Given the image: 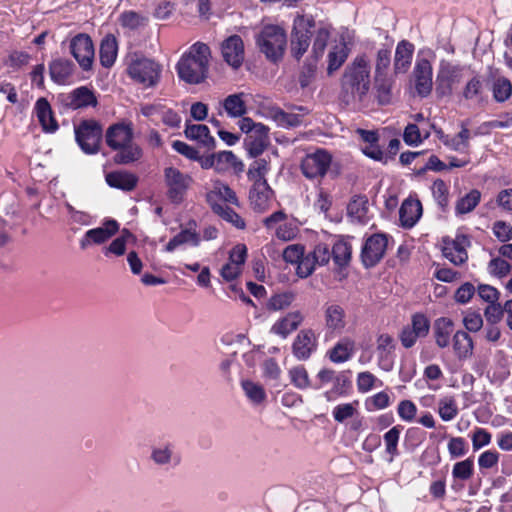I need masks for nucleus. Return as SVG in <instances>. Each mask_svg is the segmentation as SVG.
I'll use <instances>...</instances> for the list:
<instances>
[{
  "mask_svg": "<svg viewBox=\"0 0 512 512\" xmlns=\"http://www.w3.org/2000/svg\"><path fill=\"white\" fill-rule=\"evenodd\" d=\"M370 60L358 55L346 68L342 77V92L346 102H362L371 85Z\"/></svg>",
  "mask_w": 512,
  "mask_h": 512,
  "instance_id": "obj_1",
  "label": "nucleus"
},
{
  "mask_svg": "<svg viewBox=\"0 0 512 512\" xmlns=\"http://www.w3.org/2000/svg\"><path fill=\"white\" fill-rule=\"evenodd\" d=\"M210 56L208 45L202 42L193 44L177 63L176 69L179 78L189 84L203 82L208 74Z\"/></svg>",
  "mask_w": 512,
  "mask_h": 512,
  "instance_id": "obj_2",
  "label": "nucleus"
},
{
  "mask_svg": "<svg viewBox=\"0 0 512 512\" xmlns=\"http://www.w3.org/2000/svg\"><path fill=\"white\" fill-rule=\"evenodd\" d=\"M106 143L117 151L114 160L119 164H129L142 156L141 148L133 141V129L124 123L110 126L106 131Z\"/></svg>",
  "mask_w": 512,
  "mask_h": 512,
  "instance_id": "obj_3",
  "label": "nucleus"
},
{
  "mask_svg": "<svg viewBox=\"0 0 512 512\" xmlns=\"http://www.w3.org/2000/svg\"><path fill=\"white\" fill-rule=\"evenodd\" d=\"M470 75V66L456 60L441 59L435 79L436 94L439 97L451 96Z\"/></svg>",
  "mask_w": 512,
  "mask_h": 512,
  "instance_id": "obj_4",
  "label": "nucleus"
},
{
  "mask_svg": "<svg viewBox=\"0 0 512 512\" xmlns=\"http://www.w3.org/2000/svg\"><path fill=\"white\" fill-rule=\"evenodd\" d=\"M434 58L435 54L430 49L420 50L416 57L412 79L415 92L422 98L429 96L433 89L432 62Z\"/></svg>",
  "mask_w": 512,
  "mask_h": 512,
  "instance_id": "obj_5",
  "label": "nucleus"
},
{
  "mask_svg": "<svg viewBox=\"0 0 512 512\" xmlns=\"http://www.w3.org/2000/svg\"><path fill=\"white\" fill-rule=\"evenodd\" d=\"M286 43V33L277 25L264 26L256 36L257 46L271 61H277L283 56Z\"/></svg>",
  "mask_w": 512,
  "mask_h": 512,
  "instance_id": "obj_6",
  "label": "nucleus"
},
{
  "mask_svg": "<svg viewBox=\"0 0 512 512\" xmlns=\"http://www.w3.org/2000/svg\"><path fill=\"white\" fill-rule=\"evenodd\" d=\"M161 72L162 68L157 62L144 57L132 59L127 68L130 78L144 88L156 86Z\"/></svg>",
  "mask_w": 512,
  "mask_h": 512,
  "instance_id": "obj_7",
  "label": "nucleus"
},
{
  "mask_svg": "<svg viewBox=\"0 0 512 512\" xmlns=\"http://www.w3.org/2000/svg\"><path fill=\"white\" fill-rule=\"evenodd\" d=\"M163 176L167 197L175 204L181 203L193 183L192 177L173 166L166 167Z\"/></svg>",
  "mask_w": 512,
  "mask_h": 512,
  "instance_id": "obj_8",
  "label": "nucleus"
},
{
  "mask_svg": "<svg viewBox=\"0 0 512 512\" xmlns=\"http://www.w3.org/2000/svg\"><path fill=\"white\" fill-rule=\"evenodd\" d=\"M315 22L312 16L298 15L293 22V30L291 35V53L299 59L307 51Z\"/></svg>",
  "mask_w": 512,
  "mask_h": 512,
  "instance_id": "obj_9",
  "label": "nucleus"
},
{
  "mask_svg": "<svg viewBox=\"0 0 512 512\" xmlns=\"http://www.w3.org/2000/svg\"><path fill=\"white\" fill-rule=\"evenodd\" d=\"M75 138L86 154H96L102 140V128L94 120H86L75 128Z\"/></svg>",
  "mask_w": 512,
  "mask_h": 512,
  "instance_id": "obj_10",
  "label": "nucleus"
},
{
  "mask_svg": "<svg viewBox=\"0 0 512 512\" xmlns=\"http://www.w3.org/2000/svg\"><path fill=\"white\" fill-rule=\"evenodd\" d=\"M323 320L326 340L342 334L347 326L346 311L342 305L336 302L324 304Z\"/></svg>",
  "mask_w": 512,
  "mask_h": 512,
  "instance_id": "obj_11",
  "label": "nucleus"
},
{
  "mask_svg": "<svg viewBox=\"0 0 512 512\" xmlns=\"http://www.w3.org/2000/svg\"><path fill=\"white\" fill-rule=\"evenodd\" d=\"M331 163L332 155L324 149H318L303 158L301 171L308 179H321L326 175Z\"/></svg>",
  "mask_w": 512,
  "mask_h": 512,
  "instance_id": "obj_12",
  "label": "nucleus"
},
{
  "mask_svg": "<svg viewBox=\"0 0 512 512\" xmlns=\"http://www.w3.org/2000/svg\"><path fill=\"white\" fill-rule=\"evenodd\" d=\"M318 337L311 328L301 329L295 336L291 350L293 356L299 361L308 360L317 350Z\"/></svg>",
  "mask_w": 512,
  "mask_h": 512,
  "instance_id": "obj_13",
  "label": "nucleus"
},
{
  "mask_svg": "<svg viewBox=\"0 0 512 512\" xmlns=\"http://www.w3.org/2000/svg\"><path fill=\"white\" fill-rule=\"evenodd\" d=\"M70 50L83 70L91 69L95 52L93 42L88 35L78 34L72 38Z\"/></svg>",
  "mask_w": 512,
  "mask_h": 512,
  "instance_id": "obj_14",
  "label": "nucleus"
},
{
  "mask_svg": "<svg viewBox=\"0 0 512 512\" xmlns=\"http://www.w3.org/2000/svg\"><path fill=\"white\" fill-rule=\"evenodd\" d=\"M388 239L384 234H373L362 247L361 258L365 267L375 266L384 256Z\"/></svg>",
  "mask_w": 512,
  "mask_h": 512,
  "instance_id": "obj_15",
  "label": "nucleus"
},
{
  "mask_svg": "<svg viewBox=\"0 0 512 512\" xmlns=\"http://www.w3.org/2000/svg\"><path fill=\"white\" fill-rule=\"evenodd\" d=\"M309 113L304 106H295L293 111L286 112L279 107H270L267 114L281 127H296L302 124L303 117Z\"/></svg>",
  "mask_w": 512,
  "mask_h": 512,
  "instance_id": "obj_16",
  "label": "nucleus"
},
{
  "mask_svg": "<svg viewBox=\"0 0 512 512\" xmlns=\"http://www.w3.org/2000/svg\"><path fill=\"white\" fill-rule=\"evenodd\" d=\"M247 256V248L243 244L236 245L229 254L228 262L221 268L220 274L226 281L236 279L243 268Z\"/></svg>",
  "mask_w": 512,
  "mask_h": 512,
  "instance_id": "obj_17",
  "label": "nucleus"
},
{
  "mask_svg": "<svg viewBox=\"0 0 512 512\" xmlns=\"http://www.w3.org/2000/svg\"><path fill=\"white\" fill-rule=\"evenodd\" d=\"M394 339L387 333L380 334L376 341L377 362L383 371H391L394 366Z\"/></svg>",
  "mask_w": 512,
  "mask_h": 512,
  "instance_id": "obj_18",
  "label": "nucleus"
},
{
  "mask_svg": "<svg viewBox=\"0 0 512 512\" xmlns=\"http://www.w3.org/2000/svg\"><path fill=\"white\" fill-rule=\"evenodd\" d=\"M223 59L231 67L237 69L244 61V44L238 35H232L223 41L221 46Z\"/></svg>",
  "mask_w": 512,
  "mask_h": 512,
  "instance_id": "obj_19",
  "label": "nucleus"
},
{
  "mask_svg": "<svg viewBox=\"0 0 512 512\" xmlns=\"http://www.w3.org/2000/svg\"><path fill=\"white\" fill-rule=\"evenodd\" d=\"M272 199L273 191L267 181H260L252 184L249 192V201L255 211H266L270 207Z\"/></svg>",
  "mask_w": 512,
  "mask_h": 512,
  "instance_id": "obj_20",
  "label": "nucleus"
},
{
  "mask_svg": "<svg viewBox=\"0 0 512 512\" xmlns=\"http://www.w3.org/2000/svg\"><path fill=\"white\" fill-rule=\"evenodd\" d=\"M119 229L115 220H108L103 226L88 230L80 241L82 248L90 244H102L111 238Z\"/></svg>",
  "mask_w": 512,
  "mask_h": 512,
  "instance_id": "obj_21",
  "label": "nucleus"
},
{
  "mask_svg": "<svg viewBox=\"0 0 512 512\" xmlns=\"http://www.w3.org/2000/svg\"><path fill=\"white\" fill-rule=\"evenodd\" d=\"M304 321V315L300 311H292L280 317L270 329V332L283 339L287 338Z\"/></svg>",
  "mask_w": 512,
  "mask_h": 512,
  "instance_id": "obj_22",
  "label": "nucleus"
},
{
  "mask_svg": "<svg viewBox=\"0 0 512 512\" xmlns=\"http://www.w3.org/2000/svg\"><path fill=\"white\" fill-rule=\"evenodd\" d=\"M207 201L211 208L214 205H224L226 203L237 204L238 199L235 192L225 183L215 180L207 192Z\"/></svg>",
  "mask_w": 512,
  "mask_h": 512,
  "instance_id": "obj_23",
  "label": "nucleus"
},
{
  "mask_svg": "<svg viewBox=\"0 0 512 512\" xmlns=\"http://www.w3.org/2000/svg\"><path fill=\"white\" fill-rule=\"evenodd\" d=\"M467 238L465 236H458L454 240L445 239L443 242V255L454 265H461L468 259V254L465 249Z\"/></svg>",
  "mask_w": 512,
  "mask_h": 512,
  "instance_id": "obj_24",
  "label": "nucleus"
},
{
  "mask_svg": "<svg viewBox=\"0 0 512 512\" xmlns=\"http://www.w3.org/2000/svg\"><path fill=\"white\" fill-rule=\"evenodd\" d=\"M356 352V342L351 337L340 338L327 352L329 360L335 364L349 361Z\"/></svg>",
  "mask_w": 512,
  "mask_h": 512,
  "instance_id": "obj_25",
  "label": "nucleus"
},
{
  "mask_svg": "<svg viewBox=\"0 0 512 512\" xmlns=\"http://www.w3.org/2000/svg\"><path fill=\"white\" fill-rule=\"evenodd\" d=\"M422 215V205L417 199L407 198L399 209L400 224L404 228H412Z\"/></svg>",
  "mask_w": 512,
  "mask_h": 512,
  "instance_id": "obj_26",
  "label": "nucleus"
},
{
  "mask_svg": "<svg viewBox=\"0 0 512 512\" xmlns=\"http://www.w3.org/2000/svg\"><path fill=\"white\" fill-rule=\"evenodd\" d=\"M64 104L71 109H80L88 106H96L97 98L92 90L82 86L69 93L64 99Z\"/></svg>",
  "mask_w": 512,
  "mask_h": 512,
  "instance_id": "obj_27",
  "label": "nucleus"
},
{
  "mask_svg": "<svg viewBox=\"0 0 512 512\" xmlns=\"http://www.w3.org/2000/svg\"><path fill=\"white\" fill-rule=\"evenodd\" d=\"M49 72L55 83L67 85L72 82L74 64L67 59H56L50 63Z\"/></svg>",
  "mask_w": 512,
  "mask_h": 512,
  "instance_id": "obj_28",
  "label": "nucleus"
},
{
  "mask_svg": "<svg viewBox=\"0 0 512 512\" xmlns=\"http://www.w3.org/2000/svg\"><path fill=\"white\" fill-rule=\"evenodd\" d=\"M34 113L46 133H54L58 129V124L53 116L51 106L47 99L40 98L34 106Z\"/></svg>",
  "mask_w": 512,
  "mask_h": 512,
  "instance_id": "obj_29",
  "label": "nucleus"
},
{
  "mask_svg": "<svg viewBox=\"0 0 512 512\" xmlns=\"http://www.w3.org/2000/svg\"><path fill=\"white\" fill-rule=\"evenodd\" d=\"M257 127L258 130L245 138L246 150L252 158L260 156L268 144V128L265 125Z\"/></svg>",
  "mask_w": 512,
  "mask_h": 512,
  "instance_id": "obj_30",
  "label": "nucleus"
},
{
  "mask_svg": "<svg viewBox=\"0 0 512 512\" xmlns=\"http://www.w3.org/2000/svg\"><path fill=\"white\" fill-rule=\"evenodd\" d=\"M414 53V45L409 41H400L395 50L394 72L395 74L406 73L411 65Z\"/></svg>",
  "mask_w": 512,
  "mask_h": 512,
  "instance_id": "obj_31",
  "label": "nucleus"
},
{
  "mask_svg": "<svg viewBox=\"0 0 512 512\" xmlns=\"http://www.w3.org/2000/svg\"><path fill=\"white\" fill-rule=\"evenodd\" d=\"M454 323L447 317L438 318L434 322L433 334L435 343L439 348H447L451 344V336H453Z\"/></svg>",
  "mask_w": 512,
  "mask_h": 512,
  "instance_id": "obj_32",
  "label": "nucleus"
},
{
  "mask_svg": "<svg viewBox=\"0 0 512 512\" xmlns=\"http://www.w3.org/2000/svg\"><path fill=\"white\" fill-rule=\"evenodd\" d=\"M184 134L189 140L196 141L204 147H214L215 140L210 135L209 128L204 124H191L187 121Z\"/></svg>",
  "mask_w": 512,
  "mask_h": 512,
  "instance_id": "obj_33",
  "label": "nucleus"
},
{
  "mask_svg": "<svg viewBox=\"0 0 512 512\" xmlns=\"http://www.w3.org/2000/svg\"><path fill=\"white\" fill-rule=\"evenodd\" d=\"M452 347L455 356L459 360H466L473 354L474 343L468 333L459 330L453 334Z\"/></svg>",
  "mask_w": 512,
  "mask_h": 512,
  "instance_id": "obj_34",
  "label": "nucleus"
},
{
  "mask_svg": "<svg viewBox=\"0 0 512 512\" xmlns=\"http://www.w3.org/2000/svg\"><path fill=\"white\" fill-rule=\"evenodd\" d=\"M482 194L478 189H472L455 203V215L463 216L471 213L480 203Z\"/></svg>",
  "mask_w": 512,
  "mask_h": 512,
  "instance_id": "obj_35",
  "label": "nucleus"
},
{
  "mask_svg": "<svg viewBox=\"0 0 512 512\" xmlns=\"http://www.w3.org/2000/svg\"><path fill=\"white\" fill-rule=\"evenodd\" d=\"M118 53V45L116 38L112 35H107L100 44V62L102 66L109 68L116 60Z\"/></svg>",
  "mask_w": 512,
  "mask_h": 512,
  "instance_id": "obj_36",
  "label": "nucleus"
},
{
  "mask_svg": "<svg viewBox=\"0 0 512 512\" xmlns=\"http://www.w3.org/2000/svg\"><path fill=\"white\" fill-rule=\"evenodd\" d=\"M106 182L110 187L130 191L135 188L137 178L131 173L116 171L106 175Z\"/></svg>",
  "mask_w": 512,
  "mask_h": 512,
  "instance_id": "obj_37",
  "label": "nucleus"
},
{
  "mask_svg": "<svg viewBox=\"0 0 512 512\" xmlns=\"http://www.w3.org/2000/svg\"><path fill=\"white\" fill-rule=\"evenodd\" d=\"M200 243V236L199 234L191 229H183L181 230L177 235H175L165 246V251L167 252H173L176 250L179 246L183 244H190L192 246H198Z\"/></svg>",
  "mask_w": 512,
  "mask_h": 512,
  "instance_id": "obj_38",
  "label": "nucleus"
},
{
  "mask_svg": "<svg viewBox=\"0 0 512 512\" xmlns=\"http://www.w3.org/2000/svg\"><path fill=\"white\" fill-rule=\"evenodd\" d=\"M349 49L344 41H339L332 46L328 53V73L338 70L348 57Z\"/></svg>",
  "mask_w": 512,
  "mask_h": 512,
  "instance_id": "obj_39",
  "label": "nucleus"
},
{
  "mask_svg": "<svg viewBox=\"0 0 512 512\" xmlns=\"http://www.w3.org/2000/svg\"><path fill=\"white\" fill-rule=\"evenodd\" d=\"M431 134L429 127L425 124L418 126L417 124H408L403 132V140L409 146H418L424 139H427Z\"/></svg>",
  "mask_w": 512,
  "mask_h": 512,
  "instance_id": "obj_40",
  "label": "nucleus"
},
{
  "mask_svg": "<svg viewBox=\"0 0 512 512\" xmlns=\"http://www.w3.org/2000/svg\"><path fill=\"white\" fill-rule=\"evenodd\" d=\"M349 217L356 222L368 221V200L365 196H355L347 207Z\"/></svg>",
  "mask_w": 512,
  "mask_h": 512,
  "instance_id": "obj_41",
  "label": "nucleus"
},
{
  "mask_svg": "<svg viewBox=\"0 0 512 512\" xmlns=\"http://www.w3.org/2000/svg\"><path fill=\"white\" fill-rule=\"evenodd\" d=\"M223 108L231 118H239L246 114L247 108L243 100V93L231 94L223 100Z\"/></svg>",
  "mask_w": 512,
  "mask_h": 512,
  "instance_id": "obj_42",
  "label": "nucleus"
},
{
  "mask_svg": "<svg viewBox=\"0 0 512 512\" xmlns=\"http://www.w3.org/2000/svg\"><path fill=\"white\" fill-rule=\"evenodd\" d=\"M374 92L379 104H389L392 100V79L388 76H374Z\"/></svg>",
  "mask_w": 512,
  "mask_h": 512,
  "instance_id": "obj_43",
  "label": "nucleus"
},
{
  "mask_svg": "<svg viewBox=\"0 0 512 512\" xmlns=\"http://www.w3.org/2000/svg\"><path fill=\"white\" fill-rule=\"evenodd\" d=\"M471 137L472 134L469 129L464 124H461L459 133L453 136L450 135L445 146L452 151L466 152L469 149Z\"/></svg>",
  "mask_w": 512,
  "mask_h": 512,
  "instance_id": "obj_44",
  "label": "nucleus"
},
{
  "mask_svg": "<svg viewBox=\"0 0 512 512\" xmlns=\"http://www.w3.org/2000/svg\"><path fill=\"white\" fill-rule=\"evenodd\" d=\"M351 244L344 238H339L333 245L331 255L334 263L339 267L348 265L351 259Z\"/></svg>",
  "mask_w": 512,
  "mask_h": 512,
  "instance_id": "obj_45",
  "label": "nucleus"
},
{
  "mask_svg": "<svg viewBox=\"0 0 512 512\" xmlns=\"http://www.w3.org/2000/svg\"><path fill=\"white\" fill-rule=\"evenodd\" d=\"M241 387L245 393V396L254 405H261L266 401L267 395L264 387L251 380H243Z\"/></svg>",
  "mask_w": 512,
  "mask_h": 512,
  "instance_id": "obj_46",
  "label": "nucleus"
},
{
  "mask_svg": "<svg viewBox=\"0 0 512 512\" xmlns=\"http://www.w3.org/2000/svg\"><path fill=\"white\" fill-rule=\"evenodd\" d=\"M216 158V171L226 172L233 168L235 170H242L243 163L237 159L232 151H221L215 154Z\"/></svg>",
  "mask_w": 512,
  "mask_h": 512,
  "instance_id": "obj_47",
  "label": "nucleus"
},
{
  "mask_svg": "<svg viewBox=\"0 0 512 512\" xmlns=\"http://www.w3.org/2000/svg\"><path fill=\"white\" fill-rule=\"evenodd\" d=\"M391 403V395L387 391H380L367 397L364 401V407L368 412H376L388 408Z\"/></svg>",
  "mask_w": 512,
  "mask_h": 512,
  "instance_id": "obj_48",
  "label": "nucleus"
},
{
  "mask_svg": "<svg viewBox=\"0 0 512 512\" xmlns=\"http://www.w3.org/2000/svg\"><path fill=\"white\" fill-rule=\"evenodd\" d=\"M357 390L360 393H367L374 388L383 386V382L369 371L360 372L356 379Z\"/></svg>",
  "mask_w": 512,
  "mask_h": 512,
  "instance_id": "obj_49",
  "label": "nucleus"
},
{
  "mask_svg": "<svg viewBox=\"0 0 512 512\" xmlns=\"http://www.w3.org/2000/svg\"><path fill=\"white\" fill-rule=\"evenodd\" d=\"M295 300V293L284 291L274 294L267 302V308L272 311H279L289 307Z\"/></svg>",
  "mask_w": 512,
  "mask_h": 512,
  "instance_id": "obj_50",
  "label": "nucleus"
},
{
  "mask_svg": "<svg viewBox=\"0 0 512 512\" xmlns=\"http://www.w3.org/2000/svg\"><path fill=\"white\" fill-rule=\"evenodd\" d=\"M269 171L268 162L263 158L255 159L249 166L247 176L252 183L266 181V174Z\"/></svg>",
  "mask_w": 512,
  "mask_h": 512,
  "instance_id": "obj_51",
  "label": "nucleus"
},
{
  "mask_svg": "<svg viewBox=\"0 0 512 512\" xmlns=\"http://www.w3.org/2000/svg\"><path fill=\"white\" fill-rule=\"evenodd\" d=\"M149 458L155 464L167 467L175 466L180 461L179 455L173 453L172 450H150Z\"/></svg>",
  "mask_w": 512,
  "mask_h": 512,
  "instance_id": "obj_52",
  "label": "nucleus"
},
{
  "mask_svg": "<svg viewBox=\"0 0 512 512\" xmlns=\"http://www.w3.org/2000/svg\"><path fill=\"white\" fill-rule=\"evenodd\" d=\"M438 413L443 421L448 422L453 420L458 414L456 400L450 396L440 399L438 403Z\"/></svg>",
  "mask_w": 512,
  "mask_h": 512,
  "instance_id": "obj_53",
  "label": "nucleus"
},
{
  "mask_svg": "<svg viewBox=\"0 0 512 512\" xmlns=\"http://www.w3.org/2000/svg\"><path fill=\"white\" fill-rule=\"evenodd\" d=\"M217 215H219L225 221L231 223L238 229L245 227V221L230 207L224 205H214L212 209Z\"/></svg>",
  "mask_w": 512,
  "mask_h": 512,
  "instance_id": "obj_54",
  "label": "nucleus"
},
{
  "mask_svg": "<svg viewBox=\"0 0 512 512\" xmlns=\"http://www.w3.org/2000/svg\"><path fill=\"white\" fill-rule=\"evenodd\" d=\"M432 195L442 210H445L449 203V186L441 179L432 184Z\"/></svg>",
  "mask_w": 512,
  "mask_h": 512,
  "instance_id": "obj_55",
  "label": "nucleus"
},
{
  "mask_svg": "<svg viewBox=\"0 0 512 512\" xmlns=\"http://www.w3.org/2000/svg\"><path fill=\"white\" fill-rule=\"evenodd\" d=\"M288 374L291 383L298 389H306L310 386L309 375L304 366H294L289 370Z\"/></svg>",
  "mask_w": 512,
  "mask_h": 512,
  "instance_id": "obj_56",
  "label": "nucleus"
},
{
  "mask_svg": "<svg viewBox=\"0 0 512 512\" xmlns=\"http://www.w3.org/2000/svg\"><path fill=\"white\" fill-rule=\"evenodd\" d=\"M329 37L328 28L322 27L317 30L312 46V54L316 60L323 56Z\"/></svg>",
  "mask_w": 512,
  "mask_h": 512,
  "instance_id": "obj_57",
  "label": "nucleus"
},
{
  "mask_svg": "<svg viewBox=\"0 0 512 512\" xmlns=\"http://www.w3.org/2000/svg\"><path fill=\"white\" fill-rule=\"evenodd\" d=\"M467 83L463 88L462 95L465 99L471 100L479 96L483 89L482 79L479 75H470Z\"/></svg>",
  "mask_w": 512,
  "mask_h": 512,
  "instance_id": "obj_58",
  "label": "nucleus"
},
{
  "mask_svg": "<svg viewBox=\"0 0 512 512\" xmlns=\"http://www.w3.org/2000/svg\"><path fill=\"white\" fill-rule=\"evenodd\" d=\"M391 64V52L387 48H381L376 54L374 76H388L387 71Z\"/></svg>",
  "mask_w": 512,
  "mask_h": 512,
  "instance_id": "obj_59",
  "label": "nucleus"
},
{
  "mask_svg": "<svg viewBox=\"0 0 512 512\" xmlns=\"http://www.w3.org/2000/svg\"><path fill=\"white\" fill-rule=\"evenodd\" d=\"M417 406L411 400H401L397 406V413L399 418L407 423L416 421Z\"/></svg>",
  "mask_w": 512,
  "mask_h": 512,
  "instance_id": "obj_60",
  "label": "nucleus"
},
{
  "mask_svg": "<svg viewBox=\"0 0 512 512\" xmlns=\"http://www.w3.org/2000/svg\"><path fill=\"white\" fill-rule=\"evenodd\" d=\"M133 237V235L124 230L121 236L114 239L111 244L106 248L105 255L114 254L115 256H122L126 251L127 242Z\"/></svg>",
  "mask_w": 512,
  "mask_h": 512,
  "instance_id": "obj_61",
  "label": "nucleus"
},
{
  "mask_svg": "<svg viewBox=\"0 0 512 512\" xmlns=\"http://www.w3.org/2000/svg\"><path fill=\"white\" fill-rule=\"evenodd\" d=\"M512 93V85L506 78H498L493 84V96L496 101L504 102Z\"/></svg>",
  "mask_w": 512,
  "mask_h": 512,
  "instance_id": "obj_62",
  "label": "nucleus"
},
{
  "mask_svg": "<svg viewBox=\"0 0 512 512\" xmlns=\"http://www.w3.org/2000/svg\"><path fill=\"white\" fill-rule=\"evenodd\" d=\"M409 327L423 338L429 333L430 321L424 314L416 313L412 316L411 325Z\"/></svg>",
  "mask_w": 512,
  "mask_h": 512,
  "instance_id": "obj_63",
  "label": "nucleus"
},
{
  "mask_svg": "<svg viewBox=\"0 0 512 512\" xmlns=\"http://www.w3.org/2000/svg\"><path fill=\"white\" fill-rule=\"evenodd\" d=\"M297 232V226L293 222H287L285 220L280 225H278L275 235L280 240L290 241L296 237Z\"/></svg>",
  "mask_w": 512,
  "mask_h": 512,
  "instance_id": "obj_64",
  "label": "nucleus"
}]
</instances>
